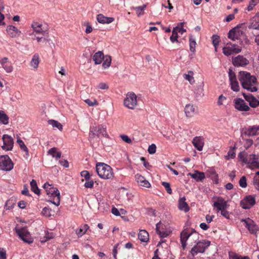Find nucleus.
<instances>
[{
    "label": "nucleus",
    "instance_id": "obj_1",
    "mask_svg": "<svg viewBox=\"0 0 259 259\" xmlns=\"http://www.w3.org/2000/svg\"><path fill=\"white\" fill-rule=\"evenodd\" d=\"M238 79L244 89L251 92H254L257 91L256 87L257 81L256 77L251 75L248 72L240 71L238 75Z\"/></svg>",
    "mask_w": 259,
    "mask_h": 259
},
{
    "label": "nucleus",
    "instance_id": "obj_2",
    "mask_svg": "<svg viewBox=\"0 0 259 259\" xmlns=\"http://www.w3.org/2000/svg\"><path fill=\"white\" fill-rule=\"evenodd\" d=\"M96 171L98 176L104 179H111L114 177V172L111 166L104 163L99 162L96 164Z\"/></svg>",
    "mask_w": 259,
    "mask_h": 259
},
{
    "label": "nucleus",
    "instance_id": "obj_3",
    "mask_svg": "<svg viewBox=\"0 0 259 259\" xmlns=\"http://www.w3.org/2000/svg\"><path fill=\"white\" fill-rule=\"evenodd\" d=\"M44 188L46 190L47 195L50 196H53V200H49V201L52 202L56 206H59L60 202V194L57 188H54L52 185L48 183H46L44 185Z\"/></svg>",
    "mask_w": 259,
    "mask_h": 259
},
{
    "label": "nucleus",
    "instance_id": "obj_4",
    "mask_svg": "<svg viewBox=\"0 0 259 259\" xmlns=\"http://www.w3.org/2000/svg\"><path fill=\"white\" fill-rule=\"evenodd\" d=\"M101 138L107 137L108 135L106 132V127L103 125H93L90 127L89 140L92 142L95 137Z\"/></svg>",
    "mask_w": 259,
    "mask_h": 259
},
{
    "label": "nucleus",
    "instance_id": "obj_5",
    "mask_svg": "<svg viewBox=\"0 0 259 259\" xmlns=\"http://www.w3.org/2000/svg\"><path fill=\"white\" fill-rule=\"evenodd\" d=\"M210 242L209 241L202 240L198 241L190 251V254L188 255V257L193 259L194 257L198 253H203L205 249L210 245Z\"/></svg>",
    "mask_w": 259,
    "mask_h": 259
},
{
    "label": "nucleus",
    "instance_id": "obj_6",
    "mask_svg": "<svg viewBox=\"0 0 259 259\" xmlns=\"http://www.w3.org/2000/svg\"><path fill=\"white\" fill-rule=\"evenodd\" d=\"M15 231L17 234L24 242L29 244L33 242V238L31 237L26 227H16Z\"/></svg>",
    "mask_w": 259,
    "mask_h": 259
},
{
    "label": "nucleus",
    "instance_id": "obj_7",
    "mask_svg": "<svg viewBox=\"0 0 259 259\" xmlns=\"http://www.w3.org/2000/svg\"><path fill=\"white\" fill-rule=\"evenodd\" d=\"M123 103L127 108L134 109L137 104V96L133 92L128 93Z\"/></svg>",
    "mask_w": 259,
    "mask_h": 259
},
{
    "label": "nucleus",
    "instance_id": "obj_8",
    "mask_svg": "<svg viewBox=\"0 0 259 259\" xmlns=\"http://www.w3.org/2000/svg\"><path fill=\"white\" fill-rule=\"evenodd\" d=\"M13 163L8 155L0 156V169L10 171L13 168Z\"/></svg>",
    "mask_w": 259,
    "mask_h": 259
},
{
    "label": "nucleus",
    "instance_id": "obj_9",
    "mask_svg": "<svg viewBox=\"0 0 259 259\" xmlns=\"http://www.w3.org/2000/svg\"><path fill=\"white\" fill-rule=\"evenodd\" d=\"M31 27L33 29V32L30 33L29 35L32 36L34 35V32L36 33L41 34L43 35L48 34V30L45 28L43 25L37 22H33L31 24Z\"/></svg>",
    "mask_w": 259,
    "mask_h": 259
},
{
    "label": "nucleus",
    "instance_id": "obj_10",
    "mask_svg": "<svg viewBox=\"0 0 259 259\" xmlns=\"http://www.w3.org/2000/svg\"><path fill=\"white\" fill-rule=\"evenodd\" d=\"M255 204V199L253 196H246L240 202V206L245 209H249Z\"/></svg>",
    "mask_w": 259,
    "mask_h": 259
},
{
    "label": "nucleus",
    "instance_id": "obj_11",
    "mask_svg": "<svg viewBox=\"0 0 259 259\" xmlns=\"http://www.w3.org/2000/svg\"><path fill=\"white\" fill-rule=\"evenodd\" d=\"M2 139L4 143L2 149L6 151L12 150L14 145L13 138L8 135H4Z\"/></svg>",
    "mask_w": 259,
    "mask_h": 259
},
{
    "label": "nucleus",
    "instance_id": "obj_12",
    "mask_svg": "<svg viewBox=\"0 0 259 259\" xmlns=\"http://www.w3.org/2000/svg\"><path fill=\"white\" fill-rule=\"evenodd\" d=\"M245 25V23L239 24L236 27L233 28L231 29L228 33V37L229 38L235 40L236 39H238V36L239 34L240 31L238 29L240 28H244V26Z\"/></svg>",
    "mask_w": 259,
    "mask_h": 259
},
{
    "label": "nucleus",
    "instance_id": "obj_13",
    "mask_svg": "<svg viewBox=\"0 0 259 259\" xmlns=\"http://www.w3.org/2000/svg\"><path fill=\"white\" fill-rule=\"evenodd\" d=\"M235 107L236 109L241 111H247L249 110V107L246 104L244 101L241 98H237L234 100Z\"/></svg>",
    "mask_w": 259,
    "mask_h": 259
},
{
    "label": "nucleus",
    "instance_id": "obj_14",
    "mask_svg": "<svg viewBox=\"0 0 259 259\" xmlns=\"http://www.w3.org/2000/svg\"><path fill=\"white\" fill-rule=\"evenodd\" d=\"M233 63L235 66H244L249 63V61L243 56L238 55L233 58Z\"/></svg>",
    "mask_w": 259,
    "mask_h": 259
},
{
    "label": "nucleus",
    "instance_id": "obj_15",
    "mask_svg": "<svg viewBox=\"0 0 259 259\" xmlns=\"http://www.w3.org/2000/svg\"><path fill=\"white\" fill-rule=\"evenodd\" d=\"M258 131H259V126H249L248 128H243L242 130V135L249 137L253 136L256 135Z\"/></svg>",
    "mask_w": 259,
    "mask_h": 259
},
{
    "label": "nucleus",
    "instance_id": "obj_16",
    "mask_svg": "<svg viewBox=\"0 0 259 259\" xmlns=\"http://www.w3.org/2000/svg\"><path fill=\"white\" fill-rule=\"evenodd\" d=\"M192 143L193 146L198 151H202L204 146V138L202 137H195L193 138Z\"/></svg>",
    "mask_w": 259,
    "mask_h": 259
},
{
    "label": "nucleus",
    "instance_id": "obj_17",
    "mask_svg": "<svg viewBox=\"0 0 259 259\" xmlns=\"http://www.w3.org/2000/svg\"><path fill=\"white\" fill-rule=\"evenodd\" d=\"M213 206L216 208L218 211H222L223 209H226L227 206V202L221 197H218V200L214 202Z\"/></svg>",
    "mask_w": 259,
    "mask_h": 259
},
{
    "label": "nucleus",
    "instance_id": "obj_18",
    "mask_svg": "<svg viewBox=\"0 0 259 259\" xmlns=\"http://www.w3.org/2000/svg\"><path fill=\"white\" fill-rule=\"evenodd\" d=\"M6 31L8 35L12 38L17 37L21 33V32L13 25L7 26Z\"/></svg>",
    "mask_w": 259,
    "mask_h": 259
},
{
    "label": "nucleus",
    "instance_id": "obj_19",
    "mask_svg": "<svg viewBox=\"0 0 259 259\" xmlns=\"http://www.w3.org/2000/svg\"><path fill=\"white\" fill-rule=\"evenodd\" d=\"M248 28L250 29H259V13L256 14V15L250 20Z\"/></svg>",
    "mask_w": 259,
    "mask_h": 259
},
{
    "label": "nucleus",
    "instance_id": "obj_20",
    "mask_svg": "<svg viewBox=\"0 0 259 259\" xmlns=\"http://www.w3.org/2000/svg\"><path fill=\"white\" fill-rule=\"evenodd\" d=\"M186 199L185 197L179 198L178 203V208L180 210L183 211L185 212H187L189 211L190 207L187 203L186 202Z\"/></svg>",
    "mask_w": 259,
    "mask_h": 259
},
{
    "label": "nucleus",
    "instance_id": "obj_21",
    "mask_svg": "<svg viewBox=\"0 0 259 259\" xmlns=\"http://www.w3.org/2000/svg\"><path fill=\"white\" fill-rule=\"evenodd\" d=\"M135 178L139 185L146 188H149L150 187V183L142 175L137 174L135 176Z\"/></svg>",
    "mask_w": 259,
    "mask_h": 259
},
{
    "label": "nucleus",
    "instance_id": "obj_22",
    "mask_svg": "<svg viewBox=\"0 0 259 259\" xmlns=\"http://www.w3.org/2000/svg\"><path fill=\"white\" fill-rule=\"evenodd\" d=\"M97 20L101 24H109L112 23L114 19L113 17H106L103 14H100L97 16Z\"/></svg>",
    "mask_w": 259,
    "mask_h": 259
},
{
    "label": "nucleus",
    "instance_id": "obj_23",
    "mask_svg": "<svg viewBox=\"0 0 259 259\" xmlns=\"http://www.w3.org/2000/svg\"><path fill=\"white\" fill-rule=\"evenodd\" d=\"M258 157L254 154H250L247 157L248 161L246 163L251 164L253 166L259 168V162L257 161Z\"/></svg>",
    "mask_w": 259,
    "mask_h": 259
},
{
    "label": "nucleus",
    "instance_id": "obj_24",
    "mask_svg": "<svg viewBox=\"0 0 259 259\" xmlns=\"http://www.w3.org/2000/svg\"><path fill=\"white\" fill-rule=\"evenodd\" d=\"M185 112L187 117H192L196 112V108L192 104H187L185 108Z\"/></svg>",
    "mask_w": 259,
    "mask_h": 259
},
{
    "label": "nucleus",
    "instance_id": "obj_25",
    "mask_svg": "<svg viewBox=\"0 0 259 259\" xmlns=\"http://www.w3.org/2000/svg\"><path fill=\"white\" fill-rule=\"evenodd\" d=\"M104 57L103 53L102 51H98L94 55L93 59L95 64H100L104 60Z\"/></svg>",
    "mask_w": 259,
    "mask_h": 259
},
{
    "label": "nucleus",
    "instance_id": "obj_26",
    "mask_svg": "<svg viewBox=\"0 0 259 259\" xmlns=\"http://www.w3.org/2000/svg\"><path fill=\"white\" fill-rule=\"evenodd\" d=\"M40 62L39 56L36 53L33 56L30 62V65L34 69H37Z\"/></svg>",
    "mask_w": 259,
    "mask_h": 259
},
{
    "label": "nucleus",
    "instance_id": "obj_27",
    "mask_svg": "<svg viewBox=\"0 0 259 259\" xmlns=\"http://www.w3.org/2000/svg\"><path fill=\"white\" fill-rule=\"evenodd\" d=\"M139 239L142 241L146 242L149 240V234L147 231L145 230L140 231L138 234Z\"/></svg>",
    "mask_w": 259,
    "mask_h": 259
},
{
    "label": "nucleus",
    "instance_id": "obj_28",
    "mask_svg": "<svg viewBox=\"0 0 259 259\" xmlns=\"http://www.w3.org/2000/svg\"><path fill=\"white\" fill-rule=\"evenodd\" d=\"M193 234H197V233L195 230H193L192 233L189 234L186 231V230H184L183 231H182V232L181 233V234H180L181 241H187L188 239Z\"/></svg>",
    "mask_w": 259,
    "mask_h": 259
},
{
    "label": "nucleus",
    "instance_id": "obj_29",
    "mask_svg": "<svg viewBox=\"0 0 259 259\" xmlns=\"http://www.w3.org/2000/svg\"><path fill=\"white\" fill-rule=\"evenodd\" d=\"M147 7L146 4L142 6L133 7L132 9L135 10L138 17H140L144 14V11Z\"/></svg>",
    "mask_w": 259,
    "mask_h": 259
},
{
    "label": "nucleus",
    "instance_id": "obj_30",
    "mask_svg": "<svg viewBox=\"0 0 259 259\" xmlns=\"http://www.w3.org/2000/svg\"><path fill=\"white\" fill-rule=\"evenodd\" d=\"M190 176L192 178L196 180L197 181H201L205 178L204 173L203 172L196 171L195 173L191 174Z\"/></svg>",
    "mask_w": 259,
    "mask_h": 259
},
{
    "label": "nucleus",
    "instance_id": "obj_31",
    "mask_svg": "<svg viewBox=\"0 0 259 259\" xmlns=\"http://www.w3.org/2000/svg\"><path fill=\"white\" fill-rule=\"evenodd\" d=\"M17 142L19 144L21 149L25 152L26 157L27 158L29 156V151L26 146L20 138H18Z\"/></svg>",
    "mask_w": 259,
    "mask_h": 259
},
{
    "label": "nucleus",
    "instance_id": "obj_32",
    "mask_svg": "<svg viewBox=\"0 0 259 259\" xmlns=\"http://www.w3.org/2000/svg\"><path fill=\"white\" fill-rule=\"evenodd\" d=\"M48 122L50 125H51L53 127H56L60 131H62L63 125L59 121L54 119H50L48 120Z\"/></svg>",
    "mask_w": 259,
    "mask_h": 259
},
{
    "label": "nucleus",
    "instance_id": "obj_33",
    "mask_svg": "<svg viewBox=\"0 0 259 259\" xmlns=\"http://www.w3.org/2000/svg\"><path fill=\"white\" fill-rule=\"evenodd\" d=\"M9 118L8 116L3 110H0V123L4 124H7L9 123Z\"/></svg>",
    "mask_w": 259,
    "mask_h": 259
},
{
    "label": "nucleus",
    "instance_id": "obj_34",
    "mask_svg": "<svg viewBox=\"0 0 259 259\" xmlns=\"http://www.w3.org/2000/svg\"><path fill=\"white\" fill-rule=\"evenodd\" d=\"M89 228V226L87 224H84L80 229L76 230V233L78 237H81L86 233Z\"/></svg>",
    "mask_w": 259,
    "mask_h": 259
},
{
    "label": "nucleus",
    "instance_id": "obj_35",
    "mask_svg": "<svg viewBox=\"0 0 259 259\" xmlns=\"http://www.w3.org/2000/svg\"><path fill=\"white\" fill-rule=\"evenodd\" d=\"M30 187L31 190L34 193L39 195L40 194V190L38 189L37 183L35 180H32L30 182Z\"/></svg>",
    "mask_w": 259,
    "mask_h": 259
},
{
    "label": "nucleus",
    "instance_id": "obj_36",
    "mask_svg": "<svg viewBox=\"0 0 259 259\" xmlns=\"http://www.w3.org/2000/svg\"><path fill=\"white\" fill-rule=\"evenodd\" d=\"M196 42L194 39L193 38L192 35L191 34L189 36V47L190 50L191 52L194 53L195 52V47Z\"/></svg>",
    "mask_w": 259,
    "mask_h": 259
},
{
    "label": "nucleus",
    "instance_id": "obj_37",
    "mask_svg": "<svg viewBox=\"0 0 259 259\" xmlns=\"http://www.w3.org/2000/svg\"><path fill=\"white\" fill-rule=\"evenodd\" d=\"M241 221L244 222V223L245 224V227L247 228V229L251 234H253L255 232V226L253 224L249 223L244 219H242Z\"/></svg>",
    "mask_w": 259,
    "mask_h": 259
},
{
    "label": "nucleus",
    "instance_id": "obj_38",
    "mask_svg": "<svg viewBox=\"0 0 259 259\" xmlns=\"http://www.w3.org/2000/svg\"><path fill=\"white\" fill-rule=\"evenodd\" d=\"M111 63V57L110 56H106L104 57L103 63L102 64V66L105 69L109 67V66H110Z\"/></svg>",
    "mask_w": 259,
    "mask_h": 259
},
{
    "label": "nucleus",
    "instance_id": "obj_39",
    "mask_svg": "<svg viewBox=\"0 0 259 259\" xmlns=\"http://www.w3.org/2000/svg\"><path fill=\"white\" fill-rule=\"evenodd\" d=\"M229 255L230 259H250L247 256H242L233 252H229Z\"/></svg>",
    "mask_w": 259,
    "mask_h": 259
},
{
    "label": "nucleus",
    "instance_id": "obj_40",
    "mask_svg": "<svg viewBox=\"0 0 259 259\" xmlns=\"http://www.w3.org/2000/svg\"><path fill=\"white\" fill-rule=\"evenodd\" d=\"M54 238V235L52 233H49L48 232H47L46 233L45 236L44 237H41L40 238V241L42 243H45L47 242V241L50 240L51 239H52Z\"/></svg>",
    "mask_w": 259,
    "mask_h": 259
},
{
    "label": "nucleus",
    "instance_id": "obj_41",
    "mask_svg": "<svg viewBox=\"0 0 259 259\" xmlns=\"http://www.w3.org/2000/svg\"><path fill=\"white\" fill-rule=\"evenodd\" d=\"M185 78L188 80L190 84H193L195 82V80L193 75V72L192 71H189L187 74H185Z\"/></svg>",
    "mask_w": 259,
    "mask_h": 259
},
{
    "label": "nucleus",
    "instance_id": "obj_42",
    "mask_svg": "<svg viewBox=\"0 0 259 259\" xmlns=\"http://www.w3.org/2000/svg\"><path fill=\"white\" fill-rule=\"evenodd\" d=\"M230 84L232 90L235 92H238L239 91L240 87L239 85V83L237 80L230 81Z\"/></svg>",
    "mask_w": 259,
    "mask_h": 259
},
{
    "label": "nucleus",
    "instance_id": "obj_43",
    "mask_svg": "<svg viewBox=\"0 0 259 259\" xmlns=\"http://www.w3.org/2000/svg\"><path fill=\"white\" fill-rule=\"evenodd\" d=\"M212 44L215 48V51H217V47L219 45L220 42V37L217 35H213L212 37Z\"/></svg>",
    "mask_w": 259,
    "mask_h": 259
},
{
    "label": "nucleus",
    "instance_id": "obj_44",
    "mask_svg": "<svg viewBox=\"0 0 259 259\" xmlns=\"http://www.w3.org/2000/svg\"><path fill=\"white\" fill-rule=\"evenodd\" d=\"M84 102L87 104L89 106H94L99 104L96 99H93V101L89 99L84 100Z\"/></svg>",
    "mask_w": 259,
    "mask_h": 259
},
{
    "label": "nucleus",
    "instance_id": "obj_45",
    "mask_svg": "<svg viewBox=\"0 0 259 259\" xmlns=\"http://www.w3.org/2000/svg\"><path fill=\"white\" fill-rule=\"evenodd\" d=\"M83 25L86 27L85 32L87 34L90 33L92 32L93 29L89 22H84L83 24Z\"/></svg>",
    "mask_w": 259,
    "mask_h": 259
},
{
    "label": "nucleus",
    "instance_id": "obj_46",
    "mask_svg": "<svg viewBox=\"0 0 259 259\" xmlns=\"http://www.w3.org/2000/svg\"><path fill=\"white\" fill-rule=\"evenodd\" d=\"M238 157L245 163H246V162L248 161L246 153L244 151L240 152Z\"/></svg>",
    "mask_w": 259,
    "mask_h": 259
},
{
    "label": "nucleus",
    "instance_id": "obj_47",
    "mask_svg": "<svg viewBox=\"0 0 259 259\" xmlns=\"http://www.w3.org/2000/svg\"><path fill=\"white\" fill-rule=\"evenodd\" d=\"M162 185L165 188L167 193L169 194L172 193V190L170 188V185L169 183L163 182L162 183Z\"/></svg>",
    "mask_w": 259,
    "mask_h": 259
},
{
    "label": "nucleus",
    "instance_id": "obj_48",
    "mask_svg": "<svg viewBox=\"0 0 259 259\" xmlns=\"http://www.w3.org/2000/svg\"><path fill=\"white\" fill-rule=\"evenodd\" d=\"M235 147L231 148L228 152V155L225 156L226 159H229V157L230 156L232 158H234L235 157V152H234V150Z\"/></svg>",
    "mask_w": 259,
    "mask_h": 259
},
{
    "label": "nucleus",
    "instance_id": "obj_49",
    "mask_svg": "<svg viewBox=\"0 0 259 259\" xmlns=\"http://www.w3.org/2000/svg\"><path fill=\"white\" fill-rule=\"evenodd\" d=\"M178 36H179L177 33L175 32V31H172V34L170 37V40L171 41V42H179V40L178 39Z\"/></svg>",
    "mask_w": 259,
    "mask_h": 259
},
{
    "label": "nucleus",
    "instance_id": "obj_50",
    "mask_svg": "<svg viewBox=\"0 0 259 259\" xmlns=\"http://www.w3.org/2000/svg\"><path fill=\"white\" fill-rule=\"evenodd\" d=\"M258 3L259 0H251L247 7L248 10L251 11V10H252L253 7L255 6Z\"/></svg>",
    "mask_w": 259,
    "mask_h": 259
},
{
    "label": "nucleus",
    "instance_id": "obj_51",
    "mask_svg": "<svg viewBox=\"0 0 259 259\" xmlns=\"http://www.w3.org/2000/svg\"><path fill=\"white\" fill-rule=\"evenodd\" d=\"M239 185L242 188H246L247 187L246 178L245 176H242L239 182Z\"/></svg>",
    "mask_w": 259,
    "mask_h": 259
},
{
    "label": "nucleus",
    "instance_id": "obj_52",
    "mask_svg": "<svg viewBox=\"0 0 259 259\" xmlns=\"http://www.w3.org/2000/svg\"><path fill=\"white\" fill-rule=\"evenodd\" d=\"M229 77L230 81H232L237 80L235 72H233L231 68H229Z\"/></svg>",
    "mask_w": 259,
    "mask_h": 259
},
{
    "label": "nucleus",
    "instance_id": "obj_53",
    "mask_svg": "<svg viewBox=\"0 0 259 259\" xmlns=\"http://www.w3.org/2000/svg\"><path fill=\"white\" fill-rule=\"evenodd\" d=\"M252 100L249 103V105L252 108H255L259 105V101H258L254 97L251 98Z\"/></svg>",
    "mask_w": 259,
    "mask_h": 259
},
{
    "label": "nucleus",
    "instance_id": "obj_54",
    "mask_svg": "<svg viewBox=\"0 0 259 259\" xmlns=\"http://www.w3.org/2000/svg\"><path fill=\"white\" fill-rule=\"evenodd\" d=\"M223 53L228 56L233 54V50L231 48H230V47H224L223 49Z\"/></svg>",
    "mask_w": 259,
    "mask_h": 259
},
{
    "label": "nucleus",
    "instance_id": "obj_55",
    "mask_svg": "<svg viewBox=\"0 0 259 259\" xmlns=\"http://www.w3.org/2000/svg\"><path fill=\"white\" fill-rule=\"evenodd\" d=\"M2 67L7 73H11L13 71V67L11 64H6L3 65Z\"/></svg>",
    "mask_w": 259,
    "mask_h": 259
},
{
    "label": "nucleus",
    "instance_id": "obj_56",
    "mask_svg": "<svg viewBox=\"0 0 259 259\" xmlns=\"http://www.w3.org/2000/svg\"><path fill=\"white\" fill-rule=\"evenodd\" d=\"M156 146L154 144H152L148 147V151L151 154H153L156 152Z\"/></svg>",
    "mask_w": 259,
    "mask_h": 259
},
{
    "label": "nucleus",
    "instance_id": "obj_57",
    "mask_svg": "<svg viewBox=\"0 0 259 259\" xmlns=\"http://www.w3.org/2000/svg\"><path fill=\"white\" fill-rule=\"evenodd\" d=\"M98 88L101 90H108L109 89V86L106 83L101 82L98 84Z\"/></svg>",
    "mask_w": 259,
    "mask_h": 259
},
{
    "label": "nucleus",
    "instance_id": "obj_58",
    "mask_svg": "<svg viewBox=\"0 0 259 259\" xmlns=\"http://www.w3.org/2000/svg\"><path fill=\"white\" fill-rule=\"evenodd\" d=\"M81 176L83 177L87 181H89L90 179V175L88 171L83 170L81 172Z\"/></svg>",
    "mask_w": 259,
    "mask_h": 259
},
{
    "label": "nucleus",
    "instance_id": "obj_59",
    "mask_svg": "<svg viewBox=\"0 0 259 259\" xmlns=\"http://www.w3.org/2000/svg\"><path fill=\"white\" fill-rule=\"evenodd\" d=\"M6 251L4 248L0 247V259H6Z\"/></svg>",
    "mask_w": 259,
    "mask_h": 259
},
{
    "label": "nucleus",
    "instance_id": "obj_60",
    "mask_svg": "<svg viewBox=\"0 0 259 259\" xmlns=\"http://www.w3.org/2000/svg\"><path fill=\"white\" fill-rule=\"evenodd\" d=\"M41 213L44 215H45L46 217H50L51 215L50 209L47 207H45L43 208Z\"/></svg>",
    "mask_w": 259,
    "mask_h": 259
},
{
    "label": "nucleus",
    "instance_id": "obj_61",
    "mask_svg": "<svg viewBox=\"0 0 259 259\" xmlns=\"http://www.w3.org/2000/svg\"><path fill=\"white\" fill-rule=\"evenodd\" d=\"M120 138L124 142H125L128 144H130L132 143L131 139L126 135H122L120 136Z\"/></svg>",
    "mask_w": 259,
    "mask_h": 259
},
{
    "label": "nucleus",
    "instance_id": "obj_62",
    "mask_svg": "<svg viewBox=\"0 0 259 259\" xmlns=\"http://www.w3.org/2000/svg\"><path fill=\"white\" fill-rule=\"evenodd\" d=\"M242 95L243 97H244L245 99L249 102V103H250V101L252 100L251 98H253L254 96H253L251 94H246L245 93H243Z\"/></svg>",
    "mask_w": 259,
    "mask_h": 259
},
{
    "label": "nucleus",
    "instance_id": "obj_63",
    "mask_svg": "<svg viewBox=\"0 0 259 259\" xmlns=\"http://www.w3.org/2000/svg\"><path fill=\"white\" fill-rule=\"evenodd\" d=\"M253 140L251 139H246L244 145L245 148L247 149L253 144Z\"/></svg>",
    "mask_w": 259,
    "mask_h": 259
},
{
    "label": "nucleus",
    "instance_id": "obj_64",
    "mask_svg": "<svg viewBox=\"0 0 259 259\" xmlns=\"http://www.w3.org/2000/svg\"><path fill=\"white\" fill-rule=\"evenodd\" d=\"M253 182L255 188L259 191V179L254 178Z\"/></svg>",
    "mask_w": 259,
    "mask_h": 259
}]
</instances>
